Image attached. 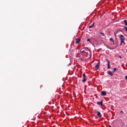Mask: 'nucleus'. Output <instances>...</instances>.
<instances>
[{
    "label": "nucleus",
    "mask_w": 127,
    "mask_h": 127,
    "mask_svg": "<svg viewBox=\"0 0 127 127\" xmlns=\"http://www.w3.org/2000/svg\"><path fill=\"white\" fill-rule=\"evenodd\" d=\"M120 38L121 40V45H122V44H123V43L125 42V37L124 36V35H121L120 36Z\"/></svg>",
    "instance_id": "f257e3e1"
},
{
    "label": "nucleus",
    "mask_w": 127,
    "mask_h": 127,
    "mask_svg": "<svg viewBox=\"0 0 127 127\" xmlns=\"http://www.w3.org/2000/svg\"><path fill=\"white\" fill-rule=\"evenodd\" d=\"M95 68L96 70H98L100 68V62L95 66Z\"/></svg>",
    "instance_id": "f03ea898"
},
{
    "label": "nucleus",
    "mask_w": 127,
    "mask_h": 127,
    "mask_svg": "<svg viewBox=\"0 0 127 127\" xmlns=\"http://www.w3.org/2000/svg\"><path fill=\"white\" fill-rule=\"evenodd\" d=\"M83 79L82 80V82L83 83H85V82H86V74L83 73Z\"/></svg>",
    "instance_id": "7ed1b4c3"
},
{
    "label": "nucleus",
    "mask_w": 127,
    "mask_h": 127,
    "mask_svg": "<svg viewBox=\"0 0 127 127\" xmlns=\"http://www.w3.org/2000/svg\"><path fill=\"white\" fill-rule=\"evenodd\" d=\"M88 52H90V50L89 49H86L83 53V54H85V55H88Z\"/></svg>",
    "instance_id": "20e7f679"
},
{
    "label": "nucleus",
    "mask_w": 127,
    "mask_h": 127,
    "mask_svg": "<svg viewBox=\"0 0 127 127\" xmlns=\"http://www.w3.org/2000/svg\"><path fill=\"white\" fill-rule=\"evenodd\" d=\"M107 73H108V74H109V75H110V76H113L114 75L113 71H111L109 70V71H108Z\"/></svg>",
    "instance_id": "39448f33"
},
{
    "label": "nucleus",
    "mask_w": 127,
    "mask_h": 127,
    "mask_svg": "<svg viewBox=\"0 0 127 127\" xmlns=\"http://www.w3.org/2000/svg\"><path fill=\"white\" fill-rule=\"evenodd\" d=\"M106 61L107 62V68L108 69H110L111 68V67L110 66V61L107 60Z\"/></svg>",
    "instance_id": "423d86ee"
},
{
    "label": "nucleus",
    "mask_w": 127,
    "mask_h": 127,
    "mask_svg": "<svg viewBox=\"0 0 127 127\" xmlns=\"http://www.w3.org/2000/svg\"><path fill=\"white\" fill-rule=\"evenodd\" d=\"M101 95L103 96H106L107 95V92L105 91H102L101 92Z\"/></svg>",
    "instance_id": "0eeeda50"
},
{
    "label": "nucleus",
    "mask_w": 127,
    "mask_h": 127,
    "mask_svg": "<svg viewBox=\"0 0 127 127\" xmlns=\"http://www.w3.org/2000/svg\"><path fill=\"white\" fill-rule=\"evenodd\" d=\"M97 116L99 117V118H102V114H101V113L99 111L97 112Z\"/></svg>",
    "instance_id": "6e6552de"
},
{
    "label": "nucleus",
    "mask_w": 127,
    "mask_h": 127,
    "mask_svg": "<svg viewBox=\"0 0 127 127\" xmlns=\"http://www.w3.org/2000/svg\"><path fill=\"white\" fill-rule=\"evenodd\" d=\"M85 50L86 49H85V48H83L81 49L80 51L82 54H84V52H85Z\"/></svg>",
    "instance_id": "1a4fd4ad"
},
{
    "label": "nucleus",
    "mask_w": 127,
    "mask_h": 127,
    "mask_svg": "<svg viewBox=\"0 0 127 127\" xmlns=\"http://www.w3.org/2000/svg\"><path fill=\"white\" fill-rule=\"evenodd\" d=\"M97 105H98V106H103V101L98 102Z\"/></svg>",
    "instance_id": "9d476101"
},
{
    "label": "nucleus",
    "mask_w": 127,
    "mask_h": 127,
    "mask_svg": "<svg viewBox=\"0 0 127 127\" xmlns=\"http://www.w3.org/2000/svg\"><path fill=\"white\" fill-rule=\"evenodd\" d=\"M81 41L80 40V39H76V40H75V42H76V43H77V44H78V43H80V42Z\"/></svg>",
    "instance_id": "9b49d317"
},
{
    "label": "nucleus",
    "mask_w": 127,
    "mask_h": 127,
    "mask_svg": "<svg viewBox=\"0 0 127 127\" xmlns=\"http://www.w3.org/2000/svg\"><path fill=\"white\" fill-rule=\"evenodd\" d=\"M124 22L125 25H126L127 26V20H124Z\"/></svg>",
    "instance_id": "f8f14e48"
},
{
    "label": "nucleus",
    "mask_w": 127,
    "mask_h": 127,
    "mask_svg": "<svg viewBox=\"0 0 127 127\" xmlns=\"http://www.w3.org/2000/svg\"><path fill=\"white\" fill-rule=\"evenodd\" d=\"M110 40L111 41L113 42V44H115V41H114V39H113V38H110Z\"/></svg>",
    "instance_id": "ddd939ff"
},
{
    "label": "nucleus",
    "mask_w": 127,
    "mask_h": 127,
    "mask_svg": "<svg viewBox=\"0 0 127 127\" xmlns=\"http://www.w3.org/2000/svg\"><path fill=\"white\" fill-rule=\"evenodd\" d=\"M94 25H95V23H93L91 26H90L89 28H92V27H93V26H94Z\"/></svg>",
    "instance_id": "4468645a"
},
{
    "label": "nucleus",
    "mask_w": 127,
    "mask_h": 127,
    "mask_svg": "<svg viewBox=\"0 0 127 127\" xmlns=\"http://www.w3.org/2000/svg\"><path fill=\"white\" fill-rule=\"evenodd\" d=\"M100 34H101V35H102V36H105V33H103V32H101L100 33Z\"/></svg>",
    "instance_id": "2eb2a0df"
},
{
    "label": "nucleus",
    "mask_w": 127,
    "mask_h": 127,
    "mask_svg": "<svg viewBox=\"0 0 127 127\" xmlns=\"http://www.w3.org/2000/svg\"><path fill=\"white\" fill-rule=\"evenodd\" d=\"M113 70H114V71L113 72H114V73H115L116 72V71H117V68H114Z\"/></svg>",
    "instance_id": "dca6fc26"
},
{
    "label": "nucleus",
    "mask_w": 127,
    "mask_h": 127,
    "mask_svg": "<svg viewBox=\"0 0 127 127\" xmlns=\"http://www.w3.org/2000/svg\"><path fill=\"white\" fill-rule=\"evenodd\" d=\"M124 28H125L126 31H127V27L126 26H125V27H124Z\"/></svg>",
    "instance_id": "f3484780"
},
{
    "label": "nucleus",
    "mask_w": 127,
    "mask_h": 127,
    "mask_svg": "<svg viewBox=\"0 0 127 127\" xmlns=\"http://www.w3.org/2000/svg\"><path fill=\"white\" fill-rule=\"evenodd\" d=\"M87 41H89V42H91V41H90V39H88Z\"/></svg>",
    "instance_id": "a211bd4d"
},
{
    "label": "nucleus",
    "mask_w": 127,
    "mask_h": 127,
    "mask_svg": "<svg viewBox=\"0 0 127 127\" xmlns=\"http://www.w3.org/2000/svg\"><path fill=\"white\" fill-rule=\"evenodd\" d=\"M120 113H121V114H124V111H121Z\"/></svg>",
    "instance_id": "6ab92c4d"
},
{
    "label": "nucleus",
    "mask_w": 127,
    "mask_h": 127,
    "mask_svg": "<svg viewBox=\"0 0 127 127\" xmlns=\"http://www.w3.org/2000/svg\"><path fill=\"white\" fill-rule=\"evenodd\" d=\"M125 79H126V80H127V75H126V76H125Z\"/></svg>",
    "instance_id": "aec40b11"
},
{
    "label": "nucleus",
    "mask_w": 127,
    "mask_h": 127,
    "mask_svg": "<svg viewBox=\"0 0 127 127\" xmlns=\"http://www.w3.org/2000/svg\"><path fill=\"white\" fill-rule=\"evenodd\" d=\"M119 58H122V57L121 56H119Z\"/></svg>",
    "instance_id": "412c9836"
},
{
    "label": "nucleus",
    "mask_w": 127,
    "mask_h": 127,
    "mask_svg": "<svg viewBox=\"0 0 127 127\" xmlns=\"http://www.w3.org/2000/svg\"><path fill=\"white\" fill-rule=\"evenodd\" d=\"M116 49V48H114V49Z\"/></svg>",
    "instance_id": "4be33fe9"
},
{
    "label": "nucleus",
    "mask_w": 127,
    "mask_h": 127,
    "mask_svg": "<svg viewBox=\"0 0 127 127\" xmlns=\"http://www.w3.org/2000/svg\"><path fill=\"white\" fill-rule=\"evenodd\" d=\"M115 36H116V34H115Z\"/></svg>",
    "instance_id": "5701e85b"
}]
</instances>
